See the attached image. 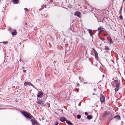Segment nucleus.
<instances>
[{"mask_svg":"<svg viewBox=\"0 0 125 125\" xmlns=\"http://www.w3.org/2000/svg\"><path fill=\"white\" fill-rule=\"evenodd\" d=\"M21 113L25 117L27 118L31 119L32 117L33 118L31 115L28 112L24 111H22Z\"/></svg>","mask_w":125,"mask_h":125,"instance_id":"1","label":"nucleus"},{"mask_svg":"<svg viewBox=\"0 0 125 125\" xmlns=\"http://www.w3.org/2000/svg\"><path fill=\"white\" fill-rule=\"evenodd\" d=\"M116 83H115V86L116 88L115 89V92L117 91L119 89L120 85V82H118V81H115Z\"/></svg>","mask_w":125,"mask_h":125,"instance_id":"2","label":"nucleus"},{"mask_svg":"<svg viewBox=\"0 0 125 125\" xmlns=\"http://www.w3.org/2000/svg\"><path fill=\"white\" fill-rule=\"evenodd\" d=\"M100 97L101 104L104 103L105 101V98L104 95L101 93L100 95Z\"/></svg>","mask_w":125,"mask_h":125,"instance_id":"3","label":"nucleus"},{"mask_svg":"<svg viewBox=\"0 0 125 125\" xmlns=\"http://www.w3.org/2000/svg\"><path fill=\"white\" fill-rule=\"evenodd\" d=\"M37 103L38 104H40L42 106H44L45 105L44 102L40 99L37 100Z\"/></svg>","mask_w":125,"mask_h":125,"instance_id":"4","label":"nucleus"},{"mask_svg":"<svg viewBox=\"0 0 125 125\" xmlns=\"http://www.w3.org/2000/svg\"><path fill=\"white\" fill-rule=\"evenodd\" d=\"M31 121L32 122V125H38L39 123L36 120L31 119Z\"/></svg>","mask_w":125,"mask_h":125,"instance_id":"5","label":"nucleus"},{"mask_svg":"<svg viewBox=\"0 0 125 125\" xmlns=\"http://www.w3.org/2000/svg\"><path fill=\"white\" fill-rule=\"evenodd\" d=\"M74 15L75 16H77L78 17H80L81 16V13L78 11H77L75 12L74 13Z\"/></svg>","mask_w":125,"mask_h":125,"instance_id":"6","label":"nucleus"},{"mask_svg":"<svg viewBox=\"0 0 125 125\" xmlns=\"http://www.w3.org/2000/svg\"><path fill=\"white\" fill-rule=\"evenodd\" d=\"M114 116V115L113 114H111L109 115V121H111L113 119L114 117L113 116Z\"/></svg>","mask_w":125,"mask_h":125,"instance_id":"7","label":"nucleus"},{"mask_svg":"<svg viewBox=\"0 0 125 125\" xmlns=\"http://www.w3.org/2000/svg\"><path fill=\"white\" fill-rule=\"evenodd\" d=\"M60 120L61 122H63L65 121H66V119L64 117H62L60 118Z\"/></svg>","mask_w":125,"mask_h":125,"instance_id":"8","label":"nucleus"},{"mask_svg":"<svg viewBox=\"0 0 125 125\" xmlns=\"http://www.w3.org/2000/svg\"><path fill=\"white\" fill-rule=\"evenodd\" d=\"M87 30H88L89 32V33L90 36L92 37V38H93V36L92 33L93 32L92 30L88 29Z\"/></svg>","mask_w":125,"mask_h":125,"instance_id":"9","label":"nucleus"},{"mask_svg":"<svg viewBox=\"0 0 125 125\" xmlns=\"http://www.w3.org/2000/svg\"><path fill=\"white\" fill-rule=\"evenodd\" d=\"M38 94L37 95V96L41 98L43 95V93L39 91L38 93Z\"/></svg>","mask_w":125,"mask_h":125,"instance_id":"10","label":"nucleus"},{"mask_svg":"<svg viewBox=\"0 0 125 125\" xmlns=\"http://www.w3.org/2000/svg\"><path fill=\"white\" fill-rule=\"evenodd\" d=\"M95 59L97 61H99V57H98V54L96 52L94 53Z\"/></svg>","mask_w":125,"mask_h":125,"instance_id":"11","label":"nucleus"},{"mask_svg":"<svg viewBox=\"0 0 125 125\" xmlns=\"http://www.w3.org/2000/svg\"><path fill=\"white\" fill-rule=\"evenodd\" d=\"M88 115L87 113V112H86V115H87V118L88 119L90 120L93 117L92 115Z\"/></svg>","mask_w":125,"mask_h":125,"instance_id":"12","label":"nucleus"},{"mask_svg":"<svg viewBox=\"0 0 125 125\" xmlns=\"http://www.w3.org/2000/svg\"><path fill=\"white\" fill-rule=\"evenodd\" d=\"M114 118L116 119L117 120H118L120 119V117L119 115H118L114 116Z\"/></svg>","mask_w":125,"mask_h":125,"instance_id":"13","label":"nucleus"},{"mask_svg":"<svg viewBox=\"0 0 125 125\" xmlns=\"http://www.w3.org/2000/svg\"><path fill=\"white\" fill-rule=\"evenodd\" d=\"M66 122L68 125H73L72 123L69 120H66Z\"/></svg>","mask_w":125,"mask_h":125,"instance_id":"14","label":"nucleus"},{"mask_svg":"<svg viewBox=\"0 0 125 125\" xmlns=\"http://www.w3.org/2000/svg\"><path fill=\"white\" fill-rule=\"evenodd\" d=\"M79 79L80 80V82H83V78H82L81 77H79Z\"/></svg>","mask_w":125,"mask_h":125,"instance_id":"15","label":"nucleus"},{"mask_svg":"<svg viewBox=\"0 0 125 125\" xmlns=\"http://www.w3.org/2000/svg\"><path fill=\"white\" fill-rule=\"evenodd\" d=\"M12 34L13 35H16L17 33L16 30H15L14 32H12Z\"/></svg>","mask_w":125,"mask_h":125,"instance_id":"16","label":"nucleus"},{"mask_svg":"<svg viewBox=\"0 0 125 125\" xmlns=\"http://www.w3.org/2000/svg\"><path fill=\"white\" fill-rule=\"evenodd\" d=\"M109 43H110V44H112L113 43V42L112 41V39L111 38H110V39L109 41Z\"/></svg>","mask_w":125,"mask_h":125,"instance_id":"17","label":"nucleus"},{"mask_svg":"<svg viewBox=\"0 0 125 125\" xmlns=\"http://www.w3.org/2000/svg\"><path fill=\"white\" fill-rule=\"evenodd\" d=\"M30 84V83L28 82H26L24 83V85L25 86H26L28 85H29V84Z\"/></svg>","mask_w":125,"mask_h":125,"instance_id":"18","label":"nucleus"},{"mask_svg":"<svg viewBox=\"0 0 125 125\" xmlns=\"http://www.w3.org/2000/svg\"><path fill=\"white\" fill-rule=\"evenodd\" d=\"M15 4H17L19 3V0H13Z\"/></svg>","mask_w":125,"mask_h":125,"instance_id":"19","label":"nucleus"},{"mask_svg":"<svg viewBox=\"0 0 125 125\" xmlns=\"http://www.w3.org/2000/svg\"><path fill=\"white\" fill-rule=\"evenodd\" d=\"M104 49L106 50H110V48L108 46H105L104 48Z\"/></svg>","mask_w":125,"mask_h":125,"instance_id":"20","label":"nucleus"},{"mask_svg":"<svg viewBox=\"0 0 125 125\" xmlns=\"http://www.w3.org/2000/svg\"><path fill=\"white\" fill-rule=\"evenodd\" d=\"M81 117V116L80 115H77V118L78 119H80Z\"/></svg>","mask_w":125,"mask_h":125,"instance_id":"21","label":"nucleus"},{"mask_svg":"<svg viewBox=\"0 0 125 125\" xmlns=\"http://www.w3.org/2000/svg\"><path fill=\"white\" fill-rule=\"evenodd\" d=\"M120 15L119 16V18L121 20H122L123 19L122 16L121 15V14H120Z\"/></svg>","mask_w":125,"mask_h":125,"instance_id":"22","label":"nucleus"},{"mask_svg":"<svg viewBox=\"0 0 125 125\" xmlns=\"http://www.w3.org/2000/svg\"><path fill=\"white\" fill-rule=\"evenodd\" d=\"M122 8V7H121V8H120V10L119 11V13L120 14H121Z\"/></svg>","mask_w":125,"mask_h":125,"instance_id":"23","label":"nucleus"},{"mask_svg":"<svg viewBox=\"0 0 125 125\" xmlns=\"http://www.w3.org/2000/svg\"><path fill=\"white\" fill-rule=\"evenodd\" d=\"M100 40H102V41H103L105 40L104 38H100Z\"/></svg>","mask_w":125,"mask_h":125,"instance_id":"24","label":"nucleus"},{"mask_svg":"<svg viewBox=\"0 0 125 125\" xmlns=\"http://www.w3.org/2000/svg\"><path fill=\"white\" fill-rule=\"evenodd\" d=\"M30 84H31V85L34 88H36V87H35V86H33V85L32 84L30 83Z\"/></svg>","mask_w":125,"mask_h":125,"instance_id":"25","label":"nucleus"},{"mask_svg":"<svg viewBox=\"0 0 125 125\" xmlns=\"http://www.w3.org/2000/svg\"><path fill=\"white\" fill-rule=\"evenodd\" d=\"M102 29V28H100V27H99L98 28V29H97V30L98 31H100L101 29Z\"/></svg>","mask_w":125,"mask_h":125,"instance_id":"26","label":"nucleus"},{"mask_svg":"<svg viewBox=\"0 0 125 125\" xmlns=\"http://www.w3.org/2000/svg\"><path fill=\"white\" fill-rule=\"evenodd\" d=\"M92 50L93 51H94V53L95 52H96V51L95 50L94 48H92Z\"/></svg>","mask_w":125,"mask_h":125,"instance_id":"27","label":"nucleus"},{"mask_svg":"<svg viewBox=\"0 0 125 125\" xmlns=\"http://www.w3.org/2000/svg\"><path fill=\"white\" fill-rule=\"evenodd\" d=\"M24 9L25 10L27 11H28V9H27V8H25Z\"/></svg>","mask_w":125,"mask_h":125,"instance_id":"28","label":"nucleus"},{"mask_svg":"<svg viewBox=\"0 0 125 125\" xmlns=\"http://www.w3.org/2000/svg\"><path fill=\"white\" fill-rule=\"evenodd\" d=\"M103 30L101 29V30L100 31V32H103Z\"/></svg>","mask_w":125,"mask_h":125,"instance_id":"29","label":"nucleus"},{"mask_svg":"<svg viewBox=\"0 0 125 125\" xmlns=\"http://www.w3.org/2000/svg\"><path fill=\"white\" fill-rule=\"evenodd\" d=\"M96 90V89L95 88L94 89V92H95Z\"/></svg>","mask_w":125,"mask_h":125,"instance_id":"30","label":"nucleus"},{"mask_svg":"<svg viewBox=\"0 0 125 125\" xmlns=\"http://www.w3.org/2000/svg\"><path fill=\"white\" fill-rule=\"evenodd\" d=\"M58 124V122H56L55 125H57Z\"/></svg>","mask_w":125,"mask_h":125,"instance_id":"31","label":"nucleus"},{"mask_svg":"<svg viewBox=\"0 0 125 125\" xmlns=\"http://www.w3.org/2000/svg\"><path fill=\"white\" fill-rule=\"evenodd\" d=\"M47 104H48V107H49L50 106V104L49 103H47Z\"/></svg>","mask_w":125,"mask_h":125,"instance_id":"32","label":"nucleus"},{"mask_svg":"<svg viewBox=\"0 0 125 125\" xmlns=\"http://www.w3.org/2000/svg\"><path fill=\"white\" fill-rule=\"evenodd\" d=\"M92 94H93V95H97V94H95L94 93H93Z\"/></svg>","mask_w":125,"mask_h":125,"instance_id":"33","label":"nucleus"},{"mask_svg":"<svg viewBox=\"0 0 125 125\" xmlns=\"http://www.w3.org/2000/svg\"><path fill=\"white\" fill-rule=\"evenodd\" d=\"M77 85L78 86H79V84L78 83H77Z\"/></svg>","mask_w":125,"mask_h":125,"instance_id":"34","label":"nucleus"},{"mask_svg":"<svg viewBox=\"0 0 125 125\" xmlns=\"http://www.w3.org/2000/svg\"><path fill=\"white\" fill-rule=\"evenodd\" d=\"M26 70H23V72H26Z\"/></svg>","mask_w":125,"mask_h":125,"instance_id":"35","label":"nucleus"},{"mask_svg":"<svg viewBox=\"0 0 125 125\" xmlns=\"http://www.w3.org/2000/svg\"><path fill=\"white\" fill-rule=\"evenodd\" d=\"M106 36V34H104V36Z\"/></svg>","mask_w":125,"mask_h":125,"instance_id":"36","label":"nucleus"},{"mask_svg":"<svg viewBox=\"0 0 125 125\" xmlns=\"http://www.w3.org/2000/svg\"><path fill=\"white\" fill-rule=\"evenodd\" d=\"M53 1V0H50V1L51 2H52Z\"/></svg>","mask_w":125,"mask_h":125,"instance_id":"37","label":"nucleus"},{"mask_svg":"<svg viewBox=\"0 0 125 125\" xmlns=\"http://www.w3.org/2000/svg\"><path fill=\"white\" fill-rule=\"evenodd\" d=\"M7 42H3V43H6Z\"/></svg>","mask_w":125,"mask_h":125,"instance_id":"38","label":"nucleus"},{"mask_svg":"<svg viewBox=\"0 0 125 125\" xmlns=\"http://www.w3.org/2000/svg\"><path fill=\"white\" fill-rule=\"evenodd\" d=\"M85 115H86V112H85Z\"/></svg>","mask_w":125,"mask_h":125,"instance_id":"39","label":"nucleus"},{"mask_svg":"<svg viewBox=\"0 0 125 125\" xmlns=\"http://www.w3.org/2000/svg\"><path fill=\"white\" fill-rule=\"evenodd\" d=\"M101 32H100V31H99V33H98L99 34Z\"/></svg>","mask_w":125,"mask_h":125,"instance_id":"40","label":"nucleus"},{"mask_svg":"<svg viewBox=\"0 0 125 125\" xmlns=\"http://www.w3.org/2000/svg\"><path fill=\"white\" fill-rule=\"evenodd\" d=\"M83 83H85V82H83Z\"/></svg>","mask_w":125,"mask_h":125,"instance_id":"41","label":"nucleus"},{"mask_svg":"<svg viewBox=\"0 0 125 125\" xmlns=\"http://www.w3.org/2000/svg\"><path fill=\"white\" fill-rule=\"evenodd\" d=\"M125 1V0H123V1L124 2Z\"/></svg>","mask_w":125,"mask_h":125,"instance_id":"42","label":"nucleus"},{"mask_svg":"<svg viewBox=\"0 0 125 125\" xmlns=\"http://www.w3.org/2000/svg\"><path fill=\"white\" fill-rule=\"evenodd\" d=\"M85 55H86V53L85 54Z\"/></svg>","mask_w":125,"mask_h":125,"instance_id":"43","label":"nucleus"}]
</instances>
